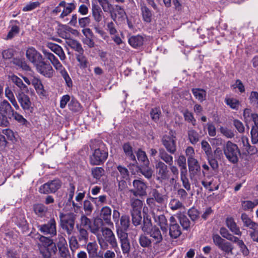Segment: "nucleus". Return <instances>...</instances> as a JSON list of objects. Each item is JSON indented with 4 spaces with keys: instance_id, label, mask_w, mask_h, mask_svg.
Segmentation results:
<instances>
[{
    "instance_id": "obj_43",
    "label": "nucleus",
    "mask_w": 258,
    "mask_h": 258,
    "mask_svg": "<svg viewBox=\"0 0 258 258\" xmlns=\"http://www.w3.org/2000/svg\"><path fill=\"white\" fill-rule=\"evenodd\" d=\"M67 44L72 49L77 51L79 53L84 52V49L81 44L77 40L75 39H68L66 41Z\"/></svg>"
},
{
    "instance_id": "obj_15",
    "label": "nucleus",
    "mask_w": 258,
    "mask_h": 258,
    "mask_svg": "<svg viewBox=\"0 0 258 258\" xmlns=\"http://www.w3.org/2000/svg\"><path fill=\"white\" fill-rule=\"evenodd\" d=\"M85 248L89 258H103V254L98 252L99 247L96 241L87 243Z\"/></svg>"
},
{
    "instance_id": "obj_11",
    "label": "nucleus",
    "mask_w": 258,
    "mask_h": 258,
    "mask_svg": "<svg viewBox=\"0 0 258 258\" xmlns=\"http://www.w3.org/2000/svg\"><path fill=\"white\" fill-rule=\"evenodd\" d=\"M61 186V182L58 179H55L43 184L39 188V191L43 194L54 193Z\"/></svg>"
},
{
    "instance_id": "obj_33",
    "label": "nucleus",
    "mask_w": 258,
    "mask_h": 258,
    "mask_svg": "<svg viewBox=\"0 0 258 258\" xmlns=\"http://www.w3.org/2000/svg\"><path fill=\"white\" fill-rule=\"evenodd\" d=\"M122 148L126 156L130 160L132 161L134 163H137L136 157L133 153V148L131 145L129 143H126L124 144Z\"/></svg>"
},
{
    "instance_id": "obj_36",
    "label": "nucleus",
    "mask_w": 258,
    "mask_h": 258,
    "mask_svg": "<svg viewBox=\"0 0 258 258\" xmlns=\"http://www.w3.org/2000/svg\"><path fill=\"white\" fill-rule=\"evenodd\" d=\"M33 210L38 216L43 217L45 216L48 209L43 204H36L33 205Z\"/></svg>"
},
{
    "instance_id": "obj_49",
    "label": "nucleus",
    "mask_w": 258,
    "mask_h": 258,
    "mask_svg": "<svg viewBox=\"0 0 258 258\" xmlns=\"http://www.w3.org/2000/svg\"><path fill=\"white\" fill-rule=\"evenodd\" d=\"M176 162L177 165L180 168V173L187 172L186 164V158L184 155H179L176 160Z\"/></svg>"
},
{
    "instance_id": "obj_21",
    "label": "nucleus",
    "mask_w": 258,
    "mask_h": 258,
    "mask_svg": "<svg viewBox=\"0 0 258 258\" xmlns=\"http://www.w3.org/2000/svg\"><path fill=\"white\" fill-rule=\"evenodd\" d=\"M111 209L108 206L103 207L101 210L100 216L103 222L107 225L113 226L111 220Z\"/></svg>"
},
{
    "instance_id": "obj_59",
    "label": "nucleus",
    "mask_w": 258,
    "mask_h": 258,
    "mask_svg": "<svg viewBox=\"0 0 258 258\" xmlns=\"http://www.w3.org/2000/svg\"><path fill=\"white\" fill-rule=\"evenodd\" d=\"M60 256L62 258H71L68 245L57 247Z\"/></svg>"
},
{
    "instance_id": "obj_35",
    "label": "nucleus",
    "mask_w": 258,
    "mask_h": 258,
    "mask_svg": "<svg viewBox=\"0 0 258 258\" xmlns=\"http://www.w3.org/2000/svg\"><path fill=\"white\" fill-rule=\"evenodd\" d=\"M11 80L20 89L21 92H27L28 91L27 86L23 83L21 78L17 76L13 75L11 77Z\"/></svg>"
},
{
    "instance_id": "obj_6",
    "label": "nucleus",
    "mask_w": 258,
    "mask_h": 258,
    "mask_svg": "<svg viewBox=\"0 0 258 258\" xmlns=\"http://www.w3.org/2000/svg\"><path fill=\"white\" fill-rule=\"evenodd\" d=\"M223 150L226 158L229 162L232 163L237 162L240 152L236 144L229 141L224 146Z\"/></svg>"
},
{
    "instance_id": "obj_16",
    "label": "nucleus",
    "mask_w": 258,
    "mask_h": 258,
    "mask_svg": "<svg viewBox=\"0 0 258 258\" xmlns=\"http://www.w3.org/2000/svg\"><path fill=\"white\" fill-rule=\"evenodd\" d=\"M190 178H197L201 174V166L197 159L187 161Z\"/></svg>"
},
{
    "instance_id": "obj_39",
    "label": "nucleus",
    "mask_w": 258,
    "mask_h": 258,
    "mask_svg": "<svg viewBox=\"0 0 258 258\" xmlns=\"http://www.w3.org/2000/svg\"><path fill=\"white\" fill-rule=\"evenodd\" d=\"M117 171L115 173L114 176L116 178H121L127 179L129 176V172L128 169L122 166L119 165L117 167Z\"/></svg>"
},
{
    "instance_id": "obj_45",
    "label": "nucleus",
    "mask_w": 258,
    "mask_h": 258,
    "mask_svg": "<svg viewBox=\"0 0 258 258\" xmlns=\"http://www.w3.org/2000/svg\"><path fill=\"white\" fill-rule=\"evenodd\" d=\"M92 16L96 22L99 23L102 19L103 14L101 8L98 6H94L92 7Z\"/></svg>"
},
{
    "instance_id": "obj_48",
    "label": "nucleus",
    "mask_w": 258,
    "mask_h": 258,
    "mask_svg": "<svg viewBox=\"0 0 258 258\" xmlns=\"http://www.w3.org/2000/svg\"><path fill=\"white\" fill-rule=\"evenodd\" d=\"M133 184L136 189L140 191L141 194L145 195L147 186L143 181L141 180H134Z\"/></svg>"
},
{
    "instance_id": "obj_47",
    "label": "nucleus",
    "mask_w": 258,
    "mask_h": 258,
    "mask_svg": "<svg viewBox=\"0 0 258 258\" xmlns=\"http://www.w3.org/2000/svg\"><path fill=\"white\" fill-rule=\"evenodd\" d=\"M69 243L72 254H74L76 250L80 247L78 239L75 236H71L69 237Z\"/></svg>"
},
{
    "instance_id": "obj_10",
    "label": "nucleus",
    "mask_w": 258,
    "mask_h": 258,
    "mask_svg": "<svg viewBox=\"0 0 258 258\" xmlns=\"http://www.w3.org/2000/svg\"><path fill=\"white\" fill-rule=\"evenodd\" d=\"M163 146L168 153L174 154L177 151L176 138L172 134L170 135H164L161 139Z\"/></svg>"
},
{
    "instance_id": "obj_31",
    "label": "nucleus",
    "mask_w": 258,
    "mask_h": 258,
    "mask_svg": "<svg viewBox=\"0 0 258 258\" xmlns=\"http://www.w3.org/2000/svg\"><path fill=\"white\" fill-rule=\"evenodd\" d=\"M187 138L192 145H196L200 141V135L196 130L190 128L187 131Z\"/></svg>"
},
{
    "instance_id": "obj_24",
    "label": "nucleus",
    "mask_w": 258,
    "mask_h": 258,
    "mask_svg": "<svg viewBox=\"0 0 258 258\" xmlns=\"http://www.w3.org/2000/svg\"><path fill=\"white\" fill-rule=\"evenodd\" d=\"M171 155L163 148L159 150V157L167 165H172L173 164V158Z\"/></svg>"
},
{
    "instance_id": "obj_42",
    "label": "nucleus",
    "mask_w": 258,
    "mask_h": 258,
    "mask_svg": "<svg viewBox=\"0 0 258 258\" xmlns=\"http://www.w3.org/2000/svg\"><path fill=\"white\" fill-rule=\"evenodd\" d=\"M76 5L74 3H69L65 6H63V10L59 16L60 19H63L65 17L70 14L76 9Z\"/></svg>"
},
{
    "instance_id": "obj_53",
    "label": "nucleus",
    "mask_w": 258,
    "mask_h": 258,
    "mask_svg": "<svg viewBox=\"0 0 258 258\" xmlns=\"http://www.w3.org/2000/svg\"><path fill=\"white\" fill-rule=\"evenodd\" d=\"M69 109L73 112H78L82 110V106L80 103L75 99H72L69 104Z\"/></svg>"
},
{
    "instance_id": "obj_8",
    "label": "nucleus",
    "mask_w": 258,
    "mask_h": 258,
    "mask_svg": "<svg viewBox=\"0 0 258 258\" xmlns=\"http://www.w3.org/2000/svg\"><path fill=\"white\" fill-rule=\"evenodd\" d=\"M156 179L163 182L169 178V171L167 165L162 161H157L155 163Z\"/></svg>"
},
{
    "instance_id": "obj_28",
    "label": "nucleus",
    "mask_w": 258,
    "mask_h": 258,
    "mask_svg": "<svg viewBox=\"0 0 258 258\" xmlns=\"http://www.w3.org/2000/svg\"><path fill=\"white\" fill-rule=\"evenodd\" d=\"M78 231L77 238L79 242H83L87 243L89 240V232L87 229L81 226H77Z\"/></svg>"
},
{
    "instance_id": "obj_61",
    "label": "nucleus",
    "mask_w": 258,
    "mask_h": 258,
    "mask_svg": "<svg viewBox=\"0 0 258 258\" xmlns=\"http://www.w3.org/2000/svg\"><path fill=\"white\" fill-rule=\"evenodd\" d=\"M83 209L86 215L89 216L91 214L94 207L90 200H86L84 201Z\"/></svg>"
},
{
    "instance_id": "obj_29",
    "label": "nucleus",
    "mask_w": 258,
    "mask_h": 258,
    "mask_svg": "<svg viewBox=\"0 0 258 258\" xmlns=\"http://www.w3.org/2000/svg\"><path fill=\"white\" fill-rule=\"evenodd\" d=\"M141 10L143 20L147 23L150 22L152 18L151 11L144 3L141 4Z\"/></svg>"
},
{
    "instance_id": "obj_2",
    "label": "nucleus",
    "mask_w": 258,
    "mask_h": 258,
    "mask_svg": "<svg viewBox=\"0 0 258 258\" xmlns=\"http://www.w3.org/2000/svg\"><path fill=\"white\" fill-rule=\"evenodd\" d=\"M151 197L147 199L146 202L148 206L153 210H162L167 200V196L163 195L156 188L150 192Z\"/></svg>"
},
{
    "instance_id": "obj_14",
    "label": "nucleus",
    "mask_w": 258,
    "mask_h": 258,
    "mask_svg": "<svg viewBox=\"0 0 258 258\" xmlns=\"http://www.w3.org/2000/svg\"><path fill=\"white\" fill-rule=\"evenodd\" d=\"M26 55L35 67L44 59L42 55L34 47L29 48L26 51Z\"/></svg>"
},
{
    "instance_id": "obj_17",
    "label": "nucleus",
    "mask_w": 258,
    "mask_h": 258,
    "mask_svg": "<svg viewBox=\"0 0 258 258\" xmlns=\"http://www.w3.org/2000/svg\"><path fill=\"white\" fill-rule=\"evenodd\" d=\"M104 223L102 219H95L94 220L92 224L91 223L90 226H89V229L92 233L97 237V235L100 234L99 232H102V229L105 228V227H104Z\"/></svg>"
},
{
    "instance_id": "obj_18",
    "label": "nucleus",
    "mask_w": 258,
    "mask_h": 258,
    "mask_svg": "<svg viewBox=\"0 0 258 258\" xmlns=\"http://www.w3.org/2000/svg\"><path fill=\"white\" fill-rule=\"evenodd\" d=\"M26 92H19L16 95L17 99L24 110H29L31 105V103L29 96L25 94Z\"/></svg>"
},
{
    "instance_id": "obj_4",
    "label": "nucleus",
    "mask_w": 258,
    "mask_h": 258,
    "mask_svg": "<svg viewBox=\"0 0 258 258\" xmlns=\"http://www.w3.org/2000/svg\"><path fill=\"white\" fill-rule=\"evenodd\" d=\"M142 230L150 236L154 244H158L162 241L163 236L160 230L156 226H152L150 220L144 222Z\"/></svg>"
},
{
    "instance_id": "obj_13",
    "label": "nucleus",
    "mask_w": 258,
    "mask_h": 258,
    "mask_svg": "<svg viewBox=\"0 0 258 258\" xmlns=\"http://www.w3.org/2000/svg\"><path fill=\"white\" fill-rule=\"evenodd\" d=\"M37 71L46 78H52L54 71L49 63L44 61V59L41 61L36 66Z\"/></svg>"
},
{
    "instance_id": "obj_57",
    "label": "nucleus",
    "mask_w": 258,
    "mask_h": 258,
    "mask_svg": "<svg viewBox=\"0 0 258 258\" xmlns=\"http://www.w3.org/2000/svg\"><path fill=\"white\" fill-rule=\"evenodd\" d=\"M76 58L80 63L81 68H86L88 66V61L87 57L84 55V52H80L76 55Z\"/></svg>"
},
{
    "instance_id": "obj_19",
    "label": "nucleus",
    "mask_w": 258,
    "mask_h": 258,
    "mask_svg": "<svg viewBox=\"0 0 258 258\" xmlns=\"http://www.w3.org/2000/svg\"><path fill=\"white\" fill-rule=\"evenodd\" d=\"M252 120L254 122V125L252 126L251 130V138L253 144L258 143V114L254 113L252 116Z\"/></svg>"
},
{
    "instance_id": "obj_12",
    "label": "nucleus",
    "mask_w": 258,
    "mask_h": 258,
    "mask_svg": "<svg viewBox=\"0 0 258 258\" xmlns=\"http://www.w3.org/2000/svg\"><path fill=\"white\" fill-rule=\"evenodd\" d=\"M110 16L112 20L115 23L121 24L124 22L127 16L124 9L121 6L116 5L110 12Z\"/></svg>"
},
{
    "instance_id": "obj_26",
    "label": "nucleus",
    "mask_w": 258,
    "mask_h": 258,
    "mask_svg": "<svg viewBox=\"0 0 258 258\" xmlns=\"http://www.w3.org/2000/svg\"><path fill=\"white\" fill-rule=\"evenodd\" d=\"M47 46L52 51L59 57L60 60H64L66 59V54L62 48L59 45L55 43H49L48 44Z\"/></svg>"
},
{
    "instance_id": "obj_22",
    "label": "nucleus",
    "mask_w": 258,
    "mask_h": 258,
    "mask_svg": "<svg viewBox=\"0 0 258 258\" xmlns=\"http://www.w3.org/2000/svg\"><path fill=\"white\" fill-rule=\"evenodd\" d=\"M31 83L40 97L45 96L46 91L44 89L43 85L41 80L39 78H33L31 81Z\"/></svg>"
},
{
    "instance_id": "obj_56",
    "label": "nucleus",
    "mask_w": 258,
    "mask_h": 258,
    "mask_svg": "<svg viewBox=\"0 0 258 258\" xmlns=\"http://www.w3.org/2000/svg\"><path fill=\"white\" fill-rule=\"evenodd\" d=\"M100 5L101 6L104 12H107L109 14L113 9L114 6L112 5L108 0H97Z\"/></svg>"
},
{
    "instance_id": "obj_27",
    "label": "nucleus",
    "mask_w": 258,
    "mask_h": 258,
    "mask_svg": "<svg viewBox=\"0 0 258 258\" xmlns=\"http://www.w3.org/2000/svg\"><path fill=\"white\" fill-rule=\"evenodd\" d=\"M36 238L38 239L40 242L37 244L38 247H39V246L42 247H52V245L55 244L52 239L44 235L38 234Z\"/></svg>"
},
{
    "instance_id": "obj_23",
    "label": "nucleus",
    "mask_w": 258,
    "mask_h": 258,
    "mask_svg": "<svg viewBox=\"0 0 258 258\" xmlns=\"http://www.w3.org/2000/svg\"><path fill=\"white\" fill-rule=\"evenodd\" d=\"M38 248L43 258H49L51 256L52 252L55 254L57 251L56 244H54L52 247H42L39 246Z\"/></svg>"
},
{
    "instance_id": "obj_30",
    "label": "nucleus",
    "mask_w": 258,
    "mask_h": 258,
    "mask_svg": "<svg viewBox=\"0 0 258 258\" xmlns=\"http://www.w3.org/2000/svg\"><path fill=\"white\" fill-rule=\"evenodd\" d=\"M128 42L133 47L137 48L143 45L144 38L140 35L132 36L128 39Z\"/></svg>"
},
{
    "instance_id": "obj_52",
    "label": "nucleus",
    "mask_w": 258,
    "mask_h": 258,
    "mask_svg": "<svg viewBox=\"0 0 258 258\" xmlns=\"http://www.w3.org/2000/svg\"><path fill=\"white\" fill-rule=\"evenodd\" d=\"M177 217L183 229L187 230L190 225V222L188 218L185 215L181 214H178Z\"/></svg>"
},
{
    "instance_id": "obj_46",
    "label": "nucleus",
    "mask_w": 258,
    "mask_h": 258,
    "mask_svg": "<svg viewBox=\"0 0 258 258\" xmlns=\"http://www.w3.org/2000/svg\"><path fill=\"white\" fill-rule=\"evenodd\" d=\"M219 248L226 254H233V250L234 249V246L229 241L225 240Z\"/></svg>"
},
{
    "instance_id": "obj_32",
    "label": "nucleus",
    "mask_w": 258,
    "mask_h": 258,
    "mask_svg": "<svg viewBox=\"0 0 258 258\" xmlns=\"http://www.w3.org/2000/svg\"><path fill=\"white\" fill-rule=\"evenodd\" d=\"M233 243L237 244L240 252L244 256H247L249 255V250L242 239L237 237Z\"/></svg>"
},
{
    "instance_id": "obj_60",
    "label": "nucleus",
    "mask_w": 258,
    "mask_h": 258,
    "mask_svg": "<svg viewBox=\"0 0 258 258\" xmlns=\"http://www.w3.org/2000/svg\"><path fill=\"white\" fill-rule=\"evenodd\" d=\"M104 170L102 167H94L91 169V173L93 177L97 180H99L104 174Z\"/></svg>"
},
{
    "instance_id": "obj_41",
    "label": "nucleus",
    "mask_w": 258,
    "mask_h": 258,
    "mask_svg": "<svg viewBox=\"0 0 258 258\" xmlns=\"http://www.w3.org/2000/svg\"><path fill=\"white\" fill-rule=\"evenodd\" d=\"M169 235L172 238H177L181 234V230L179 225L171 224L169 225Z\"/></svg>"
},
{
    "instance_id": "obj_20",
    "label": "nucleus",
    "mask_w": 258,
    "mask_h": 258,
    "mask_svg": "<svg viewBox=\"0 0 258 258\" xmlns=\"http://www.w3.org/2000/svg\"><path fill=\"white\" fill-rule=\"evenodd\" d=\"M226 224L227 227L233 234L239 236L242 235V232L240 231V228L237 225L233 218L229 217L226 218Z\"/></svg>"
},
{
    "instance_id": "obj_44",
    "label": "nucleus",
    "mask_w": 258,
    "mask_h": 258,
    "mask_svg": "<svg viewBox=\"0 0 258 258\" xmlns=\"http://www.w3.org/2000/svg\"><path fill=\"white\" fill-rule=\"evenodd\" d=\"M169 207L173 211L184 209V206L182 203L176 198H173L170 200Z\"/></svg>"
},
{
    "instance_id": "obj_7",
    "label": "nucleus",
    "mask_w": 258,
    "mask_h": 258,
    "mask_svg": "<svg viewBox=\"0 0 258 258\" xmlns=\"http://www.w3.org/2000/svg\"><path fill=\"white\" fill-rule=\"evenodd\" d=\"M59 217L61 227L66 231L68 235H71L74 229L76 215L73 213H60Z\"/></svg>"
},
{
    "instance_id": "obj_25",
    "label": "nucleus",
    "mask_w": 258,
    "mask_h": 258,
    "mask_svg": "<svg viewBox=\"0 0 258 258\" xmlns=\"http://www.w3.org/2000/svg\"><path fill=\"white\" fill-rule=\"evenodd\" d=\"M154 219L163 232H166L167 231V220L164 215H154Z\"/></svg>"
},
{
    "instance_id": "obj_34",
    "label": "nucleus",
    "mask_w": 258,
    "mask_h": 258,
    "mask_svg": "<svg viewBox=\"0 0 258 258\" xmlns=\"http://www.w3.org/2000/svg\"><path fill=\"white\" fill-rule=\"evenodd\" d=\"M191 92L195 98L201 102H203L206 99V91L201 88H192Z\"/></svg>"
},
{
    "instance_id": "obj_58",
    "label": "nucleus",
    "mask_w": 258,
    "mask_h": 258,
    "mask_svg": "<svg viewBox=\"0 0 258 258\" xmlns=\"http://www.w3.org/2000/svg\"><path fill=\"white\" fill-rule=\"evenodd\" d=\"M202 149L205 152V154L207 156V158L211 157L212 156V151L210 145L209 143L205 140H203L201 142Z\"/></svg>"
},
{
    "instance_id": "obj_64",
    "label": "nucleus",
    "mask_w": 258,
    "mask_h": 258,
    "mask_svg": "<svg viewBox=\"0 0 258 258\" xmlns=\"http://www.w3.org/2000/svg\"><path fill=\"white\" fill-rule=\"evenodd\" d=\"M187 214L193 222L197 221L200 217L199 211L195 208L189 209L187 212Z\"/></svg>"
},
{
    "instance_id": "obj_54",
    "label": "nucleus",
    "mask_w": 258,
    "mask_h": 258,
    "mask_svg": "<svg viewBox=\"0 0 258 258\" xmlns=\"http://www.w3.org/2000/svg\"><path fill=\"white\" fill-rule=\"evenodd\" d=\"M5 95L11 101L16 109H18L19 108V106L15 98L13 93L8 87H7L5 90Z\"/></svg>"
},
{
    "instance_id": "obj_62",
    "label": "nucleus",
    "mask_w": 258,
    "mask_h": 258,
    "mask_svg": "<svg viewBox=\"0 0 258 258\" xmlns=\"http://www.w3.org/2000/svg\"><path fill=\"white\" fill-rule=\"evenodd\" d=\"M91 22L90 17H84L78 18V27L85 28L89 26Z\"/></svg>"
},
{
    "instance_id": "obj_3",
    "label": "nucleus",
    "mask_w": 258,
    "mask_h": 258,
    "mask_svg": "<svg viewBox=\"0 0 258 258\" xmlns=\"http://www.w3.org/2000/svg\"><path fill=\"white\" fill-rule=\"evenodd\" d=\"M42 51L45 57L50 61L54 68L59 71L65 80L67 85L69 87H71L73 85L72 80L57 58L53 53L49 52L45 49H43Z\"/></svg>"
},
{
    "instance_id": "obj_40",
    "label": "nucleus",
    "mask_w": 258,
    "mask_h": 258,
    "mask_svg": "<svg viewBox=\"0 0 258 258\" xmlns=\"http://www.w3.org/2000/svg\"><path fill=\"white\" fill-rule=\"evenodd\" d=\"M13 111L10 104L7 100L0 103V114L11 115Z\"/></svg>"
},
{
    "instance_id": "obj_37",
    "label": "nucleus",
    "mask_w": 258,
    "mask_h": 258,
    "mask_svg": "<svg viewBox=\"0 0 258 258\" xmlns=\"http://www.w3.org/2000/svg\"><path fill=\"white\" fill-rule=\"evenodd\" d=\"M130 203L131 206V212H141L143 206L142 201L135 198H131Z\"/></svg>"
},
{
    "instance_id": "obj_9",
    "label": "nucleus",
    "mask_w": 258,
    "mask_h": 258,
    "mask_svg": "<svg viewBox=\"0 0 258 258\" xmlns=\"http://www.w3.org/2000/svg\"><path fill=\"white\" fill-rule=\"evenodd\" d=\"M39 231L45 235H49L50 237L56 235V222L55 219L51 218L46 223L37 226Z\"/></svg>"
},
{
    "instance_id": "obj_50",
    "label": "nucleus",
    "mask_w": 258,
    "mask_h": 258,
    "mask_svg": "<svg viewBox=\"0 0 258 258\" xmlns=\"http://www.w3.org/2000/svg\"><path fill=\"white\" fill-rule=\"evenodd\" d=\"M220 233L223 238L232 242L237 237V236L234 235V234L230 233L229 231L224 227L220 228Z\"/></svg>"
},
{
    "instance_id": "obj_63",
    "label": "nucleus",
    "mask_w": 258,
    "mask_h": 258,
    "mask_svg": "<svg viewBox=\"0 0 258 258\" xmlns=\"http://www.w3.org/2000/svg\"><path fill=\"white\" fill-rule=\"evenodd\" d=\"M225 102L227 105L229 106L230 108L234 109H238L239 102L237 99L233 98H226Z\"/></svg>"
},
{
    "instance_id": "obj_1",
    "label": "nucleus",
    "mask_w": 258,
    "mask_h": 258,
    "mask_svg": "<svg viewBox=\"0 0 258 258\" xmlns=\"http://www.w3.org/2000/svg\"><path fill=\"white\" fill-rule=\"evenodd\" d=\"M102 235H97V240L102 250H106L108 248L109 244L111 248L114 249L116 251V249H118V244L112 231L108 227L104 228L102 229Z\"/></svg>"
},
{
    "instance_id": "obj_55",
    "label": "nucleus",
    "mask_w": 258,
    "mask_h": 258,
    "mask_svg": "<svg viewBox=\"0 0 258 258\" xmlns=\"http://www.w3.org/2000/svg\"><path fill=\"white\" fill-rule=\"evenodd\" d=\"M132 223L135 226L141 224L142 221V213L141 212H131Z\"/></svg>"
},
{
    "instance_id": "obj_38",
    "label": "nucleus",
    "mask_w": 258,
    "mask_h": 258,
    "mask_svg": "<svg viewBox=\"0 0 258 258\" xmlns=\"http://www.w3.org/2000/svg\"><path fill=\"white\" fill-rule=\"evenodd\" d=\"M241 219L243 223L244 226L250 229H254L257 226L258 224L252 221L249 216L245 213H242L241 215Z\"/></svg>"
},
{
    "instance_id": "obj_5",
    "label": "nucleus",
    "mask_w": 258,
    "mask_h": 258,
    "mask_svg": "<svg viewBox=\"0 0 258 258\" xmlns=\"http://www.w3.org/2000/svg\"><path fill=\"white\" fill-rule=\"evenodd\" d=\"M108 157V151L103 144L94 150L90 157V162L92 165H99L103 163Z\"/></svg>"
},
{
    "instance_id": "obj_51",
    "label": "nucleus",
    "mask_w": 258,
    "mask_h": 258,
    "mask_svg": "<svg viewBox=\"0 0 258 258\" xmlns=\"http://www.w3.org/2000/svg\"><path fill=\"white\" fill-rule=\"evenodd\" d=\"M139 242L143 247H149L151 246L152 240L146 235L142 234L140 235Z\"/></svg>"
}]
</instances>
